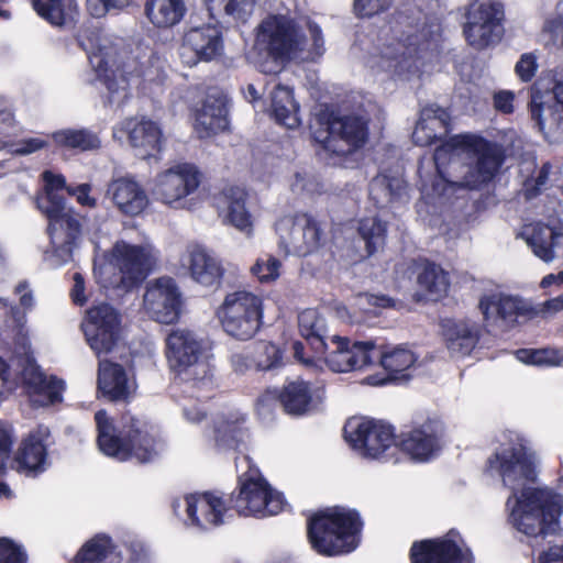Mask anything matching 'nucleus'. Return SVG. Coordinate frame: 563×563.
<instances>
[{"label":"nucleus","instance_id":"obj_48","mask_svg":"<svg viewBox=\"0 0 563 563\" xmlns=\"http://www.w3.org/2000/svg\"><path fill=\"white\" fill-rule=\"evenodd\" d=\"M241 422H244V417L234 420L219 419L214 426L216 445L220 449L236 448L239 438L242 437Z\"/></svg>","mask_w":563,"mask_h":563},{"label":"nucleus","instance_id":"obj_49","mask_svg":"<svg viewBox=\"0 0 563 563\" xmlns=\"http://www.w3.org/2000/svg\"><path fill=\"white\" fill-rule=\"evenodd\" d=\"M521 363L537 366H563V353L555 349H522L516 352Z\"/></svg>","mask_w":563,"mask_h":563},{"label":"nucleus","instance_id":"obj_26","mask_svg":"<svg viewBox=\"0 0 563 563\" xmlns=\"http://www.w3.org/2000/svg\"><path fill=\"white\" fill-rule=\"evenodd\" d=\"M184 507L187 515L186 523L209 529L223 522L227 508L222 498L211 493L186 495L183 501H176L174 509Z\"/></svg>","mask_w":563,"mask_h":563},{"label":"nucleus","instance_id":"obj_33","mask_svg":"<svg viewBox=\"0 0 563 563\" xmlns=\"http://www.w3.org/2000/svg\"><path fill=\"white\" fill-rule=\"evenodd\" d=\"M98 388L111 400H125L134 394L136 387L121 365L100 360Z\"/></svg>","mask_w":563,"mask_h":563},{"label":"nucleus","instance_id":"obj_4","mask_svg":"<svg viewBox=\"0 0 563 563\" xmlns=\"http://www.w3.org/2000/svg\"><path fill=\"white\" fill-rule=\"evenodd\" d=\"M42 178L44 194L37 197L36 206L48 219L51 250L45 252V260L58 266L73 258V252L81 240V227L78 216L57 194V190L68 188L65 177L62 174L45 170Z\"/></svg>","mask_w":563,"mask_h":563},{"label":"nucleus","instance_id":"obj_22","mask_svg":"<svg viewBox=\"0 0 563 563\" xmlns=\"http://www.w3.org/2000/svg\"><path fill=\"white\" fill-rule=\"evenodd\" d=\"M112 136L122 143L125 140L135 150L137 156L146 158L162 148L163 133L156 122L145 118H128L113 128Z\"/></svg>","mask_w":563,"mask_h":563},{"label":"nucleus","instance_id":"obj_24","mask_svg":"<svg viewBox=\"0 0 563 563\" xmlns=\"http://www.w3.org/2000/svg\"><path fill=\"white\" fill-rule=\"evenodd\" d=\"M468 556V550L460 543L455 531H450L443 539L416 542L411 548L412 563H464Z\"/></svg>","mask_w":563,"mask_h":563},{"label":"nucleus","instance_id":"obj_64","mask_svg":"<svg viewBox=\"0 0 563 563\" xmlns=\"http://www.w3.org/2000/svg\"><path fill=\"white\" fill-rule=\"evenodd\" d=\"M538 563H563V547L553 545L540 552Z\"/></svg>","mask_w":563,"mask_h":563},{"label":"nucleus","instance_id":"obj_57","mask_svg":"<svg viewBox=\"0 0 563 563\" xmlns=\"http://www.w3.org/2000/svg\"><path fill=\"white\" fill-rule=\"evenodd\" d=\"M254 4V0H229L224 4V11L236 20H245L252 14Z\"/></svg>","mask_w":563,"mask_h":563},{"label":"nucleus","instance_id":"obj_62","mask_svg":"<svg viewBox=\"0 0 563 563\" xmlns=\"http://www.w3.org/2000/svg\"><path fill=\"white\" fill-rule=\"evenodd\" d=\"M137 76L143 77V89L152 90V86H161L165 80V74L161 71L157 67H148L145 70H141L137 73Z\"/></svg>","mask_w":563,"mask_h":563},{"label":"nucleus","instance_id":"obj_43","mask_svg":"<svg viewBox=\"0 0 563 563\" xmlns=\"http://www.w3.org/2000/svg\"><path fill=\"white\" fill-rule=\"evenodd\" d=\"M417 282L431 299L445 295L450 286L448 274L439 265L431 263L423 265Z\"/></svg>","mask_w":563,"mask_h":563},{"label":"nucleus","instance_id":"obj_59","mask_svg":"<svg viewBox=\"0 0 563 563\" xmlns=\"http://www.w3.org/2000/svg\"><path fill=\"white\" fill-rule=\"evenodd\" d=\"M18 386L16 377L10 366L0 357V400L5 398Z\"/></svg>","mask_w":563,"mask_h":563},{"label":"nucleus","instance_id":"obj_2","mask_svg":"<svg viewBox=\"0 0 563 563\" xmlns=\"http://www.w3.org/2000/svg\"><path fill=\"white\" fill-rule=\"evenodd\" d=\"M439 196L455 187L477 188L490 181L504 162L500 146L475 134H459L437 147Z\"/></svg>","mask_w":563,"mask_h":563},{"label":"nucleus","instance_id":"obj_30","mask_svg":"<svg viewBox=\"0 0 563 563\" xmlns=\"http://www.w3.org/2000/svg\"><path fill=\"white\" fill-rule=\"evenodd\" d=\"M246 196V191L241 187L225 188L218 200V208L224 222L251 238L253 220L245 205Z\"/></svg>","mask_w":563,"mask_h":563},{"label":"nucleus","instance_id":"obj_31","mask_svg":"<svg viewBox=\"0 0 563 563\" xmlns=\"http://www.w3.org/2000/svg\"><path fill=\"white\" fill-rule=\"evenodd\" d=\"M108 195L118 209L128 216L140 214L148 203L144 189L130 177L112 179L108 187Z\"/></svg>","mask_w":563,"mask_h":563},{"label":"nucleus","instance_id":"obj_39","mask_svg":"<svg viewBox=\"0 0 563 563\" xmlns=\"http://www.w3.org/2000/svg\"><path fill=\"white\" fill-rule=\"evenodd\" d=\"M187 11L185 0H146L145 14L158 29L177 25Z\"/></svg>","mask_w":563,"mask_h":563},{"label":"nucleus","instance_id":"obj_61","mask_svg":"<svg viewBox=\"0 0 563 563\" xmlns=\"http://www.w3.org/2000/svg\"><path fill=\"white\" fill-rule=\"evenodd\" d=\"M378 188H385L388 191L390 199L400 197L402 190L406 189L401 179L395 178L393 180H388L386 177H378L374 179L372 185L373 192H375Z\"/></svg>","mask_w":563,"mask_h":563},{"label":"nucleus","instance_id":"obj_5","mask_svg":"<svg viewBox=\"0 0 563 563\" xmlns=\"http://www.w3.org/2000/svg\"><path fill=\"white\" fill-rule=\"evenodd\" d=\"M98 429V445L106 455L119 461L134 459L140 463L153 461L162 451L155 430L147 422L134 417H124V426L120 435L104 410L95 415Z\"/></svg>","mask_w":563,"mask_h":563},{"label":"nucleus","instance_id":"obj_42","mask_svg":"<svg viewBox=\"0 0 563 563\" xmlns=\"http://www.w3.org/2000/svg\"><path fill=\"white\" fill-rule=\"evenodd\" d=\"M55 144L62 147L91 151L101 146L99 136L87 129H65L52 134Z\"/></svg>","mask_w":563,"mask_h":563},{"label":"nucleus","instance_id":"obj_36","mask_svg":"<svg viewBox=\"0 0 563 563\" xmlns=\"http://www.w3.org/2000/svg\"><path fill=\"white\" fill-rule=\"evenodd\" d=\"M228 109L223 97L208 96L196 113L195 130L199 137L224 131L228 128Z\"/></svg>","mask_w":563,"mask_h":563},{"label":"nucleus","instance_id":"obj_18","mask_svg":"<svg viewBox=\"0 0 563 563\" xmlns=\"http://www.w3.org/2000/svg\"><path fill=\"white\" fill-rule=\"evenodd\" d=\"M367 120L361 115L333 118L327 128V136L316 134V140L323 144L324 150L346 155L361 148L367 141Z\"/></svg>","mask_w":563,"mask_h":563},{"label":"nucleus","instance_id":"obj_38","mask_svg":"<svg viewBox=\"0 0 563 563\" xmlns=\"http://www.w3.org/2000/svg\"><path fill=\"white\" fill-rule=\"evenodd\" d=\"M298 330L316 353L323 354L329 350V338L325 336L327 321L318 310L301 311L298 316Z\"/></svg>","mask_w":563,"mask_h":563},{"label":"nucleus","instance_id":"obj_11","mask_svg":"<svg viewBox=\"0 0 563 563\" xmlns=\"http://www.w3.org/2000/svg\"><path fill=\"white\" fill-rule=\"evenodd\" d=\"M232 504L240 515L246 517L274 516L285 507L283 495L273 489L256 470L241 476L239 494L232 498Z\"/></svg>","mask_w":563,"mask_h":563},{"label":"nucleus","instance_id":"obj_45","mask_svg":"<svg viewBox=\"0 0 563 563\" xmlns=\"http://www.w3.org/2000/svg\"><path fill=\"white\" fill-rule=\"evenodd\" d=\"M377 357H379L383 368L390 375L410 369L418 360L416 353L404 345L395 346L382 353L377 352Z\"/></svg>","mask_w":563,"mask_h":563},{"label":"nucleus","instance_id":"obj_55","mask_svg":"<svg viewBox=\"0 0 563 563\" xmlns=\"http://www.w3.org/2000/svg\"><path fill=\"white\" fill-rule=\"evenodd\" d=\"M393 0H354V12L361 18H371L387 10Z\"/></svg>","mask_w":563,"mask_h":563},{"label":"nucleus","instance_id":"obj_10","mask_svg":"<svg viewBox=\"0 0 563 563\" xmlns=\"http://www.w3.org/2000/svg\"><path fill=\"white\" fill-rule=\"evenodd\" d=\"M551 86L539 81L530 102L531 120L550 142L563 140V69H556Z\"/></svg>","mask_w":563,"mask_h":563},{"label":"nucleus","instance_id":"obj_19","mask_svg":"<svg viewBox=\"0 0 563 563\" xmlns=\"http://www.w3.org/2000/svg\"><path fill=\"white\" fill-rule=\"evenodd\" d=\"M181 295L174 279L162 277L146 287L143 296L145 313L159 323H173L178 320Z\"/></svg>","mask_w":563,"mask_h":563},{"label":"nucleus","instance_id":"obj_44","mask_svg":"<svg viewBox=\"0 0 563 563\" xmlns=\"http://www.w3.org/2000/svg\"><path fill=\"white\" fill-rule=\"evenodd\" d=\"M117 563L118 555L113 554L111 541L106 536H97L88 541L76 556L74 563Z\"/></svg>","mask_w":563,"mask_h":563},{"label":"nucleus","instance_id":"obj_9","mask_svg":"<svg viewBox=\"0 0 563 563\" xmlns=\"http://www.w3.org/2000/svg\"><path fill=\"white\" fill-rule=\"evenodd\" d=\"M217 314L229 335L239 340H249L261 328L263 299L251 291H233L225 296Z\"/></svg>","mask_w":563,"mask_h":563},{"label":"nucleus","instance_id":"obj_14","mask_svg":"<svg viewBox=\"0 0 563 563\" xmlns=\"http://www.w3.org/2000/svg\"><path fill=\"white\" fill-rule=\"evenodd\" d=\"M81 327L87 343L98 357L112 352L123 334L122 314L109 303L88 309Z\"/></svg>","mask_w":563,"mask_h":563},{"label":"nucleus","instance_id":"obj_21","mask_svg":"<svg viewBox=\"0 0 563 563\" xmlns=\"http://www.w3.org/2000/svg\"><path fill=\"white\" fill-rule=\"evenodd\" d=\"M444 427L440 420L429 419L401 435L400 448L415 462H429L443 448Z\"/></svg>","mask_w":563,"mask_h":563},{"label":"nucleus","instance_id":"obj_47","mask_svg":"<svg viewBox=\"0 0 563 563\" xmlns=\"http://www.w3.org/2000/svg\"><path fill=\"white\" fill-rule=\"evenodd\" d=\"M358 233L368 254H373L385 243L386 225L377 217L364 218L360 221Z\"/></svg>","mask_w":563,"mask_h":563},{"label":"nucleus","instance_id":"obj_50","mask_svg":"<svg viewBox=\"0 0 563 563\" xmlns=\"http://www.w3.org/2000/svg\"><path fill=\"white\" fill-rule=\"evenodd\" d=\"M253 363L255 368L267 371L278 365L280 361V351L277 345L261 341L254 345Z\"/></svg>","mask_w":563,"mask_h":563},{"label":"nucleus","instance_id":"obj_35","mask_svg":"<svg viewBox=\"0 0 563 563\" xmlns=\"http://www.w3.org/2000/svg\"><path fill=\"white\" fill-rule=\"evenodd\" d=\"M450 115L446 110L430 104L420 112L419 121L412 133V140L417 145H431L437 139L448 133Z\"/></svg>","mask_w":563,"mask_h":563},{"label":"nucleus","instance_id":"obj_23","mask_svg":"<svg viewBox=\"0 0 563 563\" xmlns=\"http://www.w3.org/2000/svg\"><path fill=\"white\" fill-rule=\"evenodd\" d=\"M223 48L222 36L214 24L190 27L183 37L181 58L189 66L198 62H210L218 57Z\"/></svg>","mask_w":563,"mask_h":563},{"label":"nucleus","instance_id":"obj_56","mask_svg":"<svg viewBox=\"0 0 563 563\" xmlns=\"http://www.w3.org/2000/svg\"><path fill=\"white\" fill-rule=\"evenodd\" d=\"M537 69L538 58L533 53L522 54L515 66L516 75L525 82L534 77Z\"/></svg>","mask_w":563,"mask_h":563},{"label":"nucleus","instance_id":"obj_27","mask_svg":"<svg viewBox=\"0 0 563 563\" xmlns=\"http://www.w3.org/2000/svg\"><path fill=\"white\" fill-rule=\"evenodd\" d=\"M517 238L525 241L532 253L545 263L563 260V228L537 222L522 227Z\"/></svg>","mask_w":563,"mask_h":563},{"label":"nucleus","instance_id":"obj_15","mask_svg":"<svg viewBox=\"0 0 563 563\" xmlns=\"http://www.w3.org/2000/svg\"><path fill=\"white\" fill-rule=\"evenodd\" d=\"M279 245L288 253L307 256L318 252L325 243L321 224L312 217L301 213L287 216L276 223Z\"/></svg>","mask_w":563,"mask_h":563},{"label":"nucleus","instance_id":"obj_25","mask_svg":"<svg viewBox=\"0 0 563 563\" xmlns=\"http://www.w3.org/2000/svg\"><path fill=\"white\" fill-rule=\"evenodd\" d=\"M419 52L413 41L408 45L395 42L384 46L377 55H373L371 66L391 77L407 78L419 69Z\"/></svg>","mask_w":563,"mask_h":563},{"label":"nucleus","instance_id":"obj_6","mask_svg":"<svg viewBox=\"0 0 563 563\" xmlns=\"http://www.w3.org/2000/svg\"><path fill=\"white\" fill-rule=\"evenodd\" d=\"M155 261L156 252L151 244L118 241L110 253L95 256L93 274L104 288L128 290L146 277Z\"/></svg>","mask_w":563,"mask_h":563},{"label":"nucleus","instance_id":"obj_28","mask_svg":"<svg viewBox=\"0 0 563 563\" xmlns=\"http://www.w3.org/2000/svg\"><path fill=\"white\" fill-rule=\"evenodd\" d=\"M479 309L488 323L499 327L515 324L519 317L529 311L523 300L503 294L484 296L479 301Z\"/></svg>","mask_w":563,"mask_h":563},{"label":"nucleus","instance_id":"obj_51","mask_svg":"<svg viewBox=\"0 0 563 563\" xmlns=\"http://www.w3.org/2000/svg\"><path fill=\"white\" fill-rule=\"evenodd\" d=\"M280 269L282 262L271 254H265L256 260L251 273L261 283H272L279 278Z\"/></svg>","mask_w":563,"mask_h":563},{"label":"nucleus","instance_id":"obj_8","mask_svg":"<svg viewBox=\"0 0 563 563\" xmlns=\"http://www.w3.org/2000/svg\"><path fill=\"white\" fill-rule=\"evenodd\" d=\"M362 522L355 511L340 507L329 508L309 520L308 537L318 553L339 555L357 547Z\"/></svg>","mask_w":563,"mask_h":563},{"label":"nucleus","instance_id":"obj_16","mask_svg":"<svg viewBox=\"0 0 563 563\" xmlns=\"http://www.w3.org/2000/svg\"><path fill=\"white\" fill-rule=\"evenodd\" d=\"M166 358L169 366L178 373L189 368L200 369L202 373L198 384H210L209 368L205 360L207 357V343L195 332L188 329H175L165 339Z\"/></svg>","mask_w":563,"mask_h":563},{"label":"nucleus","instance_id":"obj_53","mask_svg":"<svg viewBox=\"0 0 563 563\" xmlns=\"http://www.w3.org/2000/svg\"><path fill=\"white\" fill-rule=\"evenodd\" d=\"M9 135L10 134L8 133L3 137L8 142L4 150H8L10 153L15 155H30L48 145V139L42 135L25 137L18 142L7 140V136Z\"/></svg>","mask_w":563,"mask_h":563},{"label":"nucleus","instance_id":"obj_46","mask_svg":"<svg viewBox=\"0 0 563 563\" xmlns=\"http://www.w3.org/2000/svg\"><path fill=\"white\" fill-rule=\"evenodd\" d=\"M329 347L332 350L324 358L328 367L335 373L352 372L351 365V341L347 338L340 335L329 336Z\"/></svg>","mask_w":563,"mask_h":563},{"label":"nucleus","instance_id":"obj_52","mask_svg":"<svg viewBox=\"0 0 563 563\" xmlns=\"http://www.w3.org/2000/svg\"><path fill=\"white\" fill-rule=\"evenodd\" d=\"M374 357H377L376 346L373 342H358L351 343V365L352 371H361L373 363Z\"/></svg>","mask_w":563,"mask_h":563},{"label":"nucleus","instance_id":"obj_58","mask_svg":"<svg viewBox=\"0 0 563 563\" xmlns=\"http://www.w3.org/2000/svg\"><path fill=\"white\" fill-rule=\"evenodd\" d=\"M25 555L8 539H0V563H23Z\"/></svg>","mask_w":563,"mask_h":563},{"label":"nucleus","instance_id":"obj_60","mask_svg":"<svg viewBox=\"0 0 563 563\" xmlns=\"http://www.w3.org/2000/svg\"><path fill=\"white\" fill-rule=\"evenodd\" d=\"M544 31L550 33L555 42L563 45V2L558 5L555 15L545 22Z\"/></svg>","mask_w":563,"mask_h":563},{"label":"nucleus","instance_id":"obj_20","mask_svg":"<svg viewBox=\"0 0 563 563\" xmlns=\"http://www.w3.org/2000/svg\"><path fill=\"white\" fill-rule=\"evenodd\" d=\"M51 431L45 426L31 430L20 442L14 454L13 464L16 472L25 476L36 477L49 466L48 446Z\"/></svg>","mask_w":563,"mask_h":563},{"label":"nucleus","instance_id":"obj_29","mask_svg":"<svg viewBox=\"0 0 563 563\" xmlns=\"http://www.w3.org/2000/svg\"><path fill=\"white\" fill-rule=\"evenodd\" d=\"M21 375L33 406L44 407L62 400V380L45 376L33 363H29Z\"/></svg>","mask_w":563,"mask_h":563},{"label":"nucleus","instance_id":"obj_1","mask_svg":"<svg viewBox=\"0 0 563 563\" xmlns=\"http://www.w3.org/2000/svg\"><path fill=\"white\" fill-rule=\"evenodd\" d=\"M536 455L516 433L503 434L495 452L487 460V472L501 477L511 490L507 499L510 523L539 545V538L555 533L563 509V496L549 488H533Z\"/></svg>","mask_w":563,"mask_h":563},{"label":"nucleus","instance_id":"obj_17","mask_svg":"<svg viewBox=\"0 0 563 563\" xmlns=\"http://www.w3.org/2000/svg\"><path fill=\"white\" fill-rule=\"evenodd\" d=\"M201 181L202 174L195 164L177 163L156 176L153 196L166 206L180 208L185 199L197 191Z\"/></svg>","mask_w":563,"mask_h":563},{"label":"nucleus","instance_id":"obj_7","mask_svg":"<svg viewBox=\"0 0 563 563\" xmlns=\"http://www.w3.org/2000/svg\"><path fill=\"white\" fill-rule=\"evenodd\" d=\"M89 63L103 82L106 102L120 107L130 97V84L136 70L135 62L128 57L110 37L96 35L86 46Z\"/></svg>","mask_w":563,"mask_h":563},{"label":"nucleus","instance_id":"obj_32","mask_svg":"<svg viewBox=\"0 0 563 563\" xmlns=\"http://www.w3.org/2000/svg\"><path fill=\"white\" fill-rule=\"evenodd\" d=\"M323 395L322 387L297 379L285 386L280 401L288 413L299 416L314 409L322 401Z\"/></svg>","mask_w":563,"mask_h":563},{"label":"nucleus","instance_id":"obj_34","mask_svg":"<svg viewBox=\"0 0 563 563\" xmlns=\"http://www.w3.org/2000/svg\"><path fill=\"white\" fill-rule=\"evenodd\" d=\"M442 331L446 347L455 356L468 355L479 340V327L471 320H445Z\"/></svg>","mask_w":563,"mask_h":563},{"label":"nucleus","instance_id":"obj_13","mask_svg":"<svg viewBox=\"0 0 563 563\" xmlns=\"http://www.w3.org/2000/svg\"><path fill=\"white\" fill-rule=\"evenodd\" d=\"M504 8L496 0H471L463 32L467 43L484 49L496 44L501 36Z\"/></svg>","mask_w":563,"mask_h":563},{"label":"nucleus","instance_id":"obj_12","mask_svg":"<svg viewBox=\"0 0 563 563\" xmlns=\"http://www.w3.org/2000/svg\"><path fill=\"white\" fill-rule=\"evenodd\" d=\"M344 437L355 451L373 460H387L397 449L393 427L382 421L349 419Z\"/></svg>","mask_w":563,"mask_h":563},{"label":"nucleus","instance_id":"obj_3","mask_svg":"<svg viewBox=\"0 0 563 563\" xmlns=\"http://www.w3.org/2000/svg\"><path fill=\"white\" fill-rule=\"evenodd\" d=\"M308 35L286 14H272L257 26L256 41L268 58L258 64L263 74L276 75L291 60H313L323 55L324 37L321 27L306 23Z\"/></svg>","mask_w":563,"mask_h":563},{"label":"nucleus","instance_id":"obj_40","mask_svg":"<svg viewBox=\"0 0 563 563\" xmlns=\"http://www.w3.org/2000/svg\"><path fill=\"white\" fill-rule=\"evenodd\" d=\"M272 113L279 124L288 129L299 125L298 106L288 87L282 85L275 87L272 93Z\"/></svg>","mask_w":563,"mask_h":563},{"label":"nucleus","instance_id":"obj_41","mask_svg":"<svg viewBox=\"0 0 563 563\" xmlns=\"http://www.w3.org/2000/svg\"><path fill=\"white\" fill-rule=\"evenodd\" d=\"M37 14L53 25L71 22L77 13L76 0H33Z\"/></svg>","mask_w":563,"mask_h":563},{"label":"nucleus","instance_id":"obj_63","mask_svg":"<svg viewBox=\"0 0 563 563\" xmlns=\"http://www.w3.org/2000/svg\"><path fill=\"white\" fill-rule=\"evenodd\" d=\"M67 192L75 196L78 203L85 207H93L96 205L95 198L90 196V186L87 184L79 185L77 187H68Z\"/></svg>","mask_w":563,"mask_h":563},{"label":"nucleus","instance_id":"obj_37","mask_svg":"<svg viewBox=\"0 0 563 563\" xmlns=\"http://www.w3.org/2000/svg\"><path fill=\"white\" fill-rule=\"evenodd\" d=\"M187 265L191 277L203 286H213L222 276L220 263L200 245L187 250Z\"/></svg>","mask_w":563,"mask_h":563},{"label":"nucleus","instance_id":"obj_54","mask_svg":"<svg viewBox=\"0 0 563 563\" xmlns=\"http://www.w3.org/2000/svg\"><path fill=\"white\" fill-rule=\"evenodd\" d=\"M131 0H87V9L92 16L101 18L110 11L128 8Z\"/></svg>","mask_w":563,"mask_h":563}]
</instances>
